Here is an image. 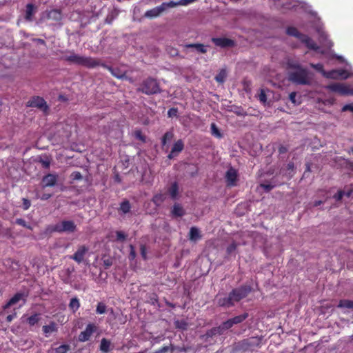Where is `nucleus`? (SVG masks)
<instances>
[{"mask_svg":"<svg viewBox=\"0 0 353 353\" xmlns=\"http://www.w3.org/2000/svg\"><path fill=\"white\" fill-rule=\"evenodd\" d=\"M287 64L292 69L288 72V80L290 81L297 85L311 84L313 74L307 70L302 68L296 61L289 59Z\"/></svg>","mask_w":353,"mask_h":353,"instance_id":"nucleus-1","label":"nucleus"},{"mask_svg":"<svg viewBox=\"0 0 353 353\" xmlns=\"http://www.w3.org/2000/svg\"><path fill=\"white\" fill-rule=\"evenodd\" d=\"M64 59L70 63L84 66L86 68H95L100 65V62L90 57L82 56L80 54L70 52V54L65 55Z\"/></svg>","mask_w":353,"mask_h":353,"instance_id":"nucleus-2","label":"nucleus"},{"mask_svg":"<svg viewBox=\"0 0 353 353\" xmlns=\"http://www.w3.org/2000/svg\"><path fill=\"white\" fill-rule=\"evenodd\" d=\"M310 66L320 72L325 77L334 79H345L352 75L351 73L345 70H333L330 72H325L323 66L321 63H311Z\"/></svg>","mask_w":353,"mask_h":353,"instance_id":"nucleus-3","label":"nucleus"},{"mask_svg":"<svg viewBox=\"0 0 353 353\" xmlns=\"http://www.w3.org/2000/svg\"><path fill=\"white\" fill-rule=\"evenodd\" d=\"M287 33L289 35L293 36L296 38H297L299 41H301L302 43H305V46L311 49L317 50H319V47L316 46V44L313 41L312 39L309 38L307 36L304 35L299 32V31L293 27L288 28L287 29Z\"/></svg>","mask_w":353,"mask_h":353,"instance_id":"nucleus-4","label":"nucleus"},{"mask_svg":"<svg viewBox=\"0 0 353 353\" xmlns=\"http://www.w3.org/2000/svg\"><path fill=\"white\" fill-rule=\"evenodd\" d=\"M77 226L72 221H62L54 225L53 231L57 232L72 233L75 232Z\"/></svg>","mask_w":353,"mask_h":353,"instance_id":"nucleus-5","label":"nucleus"},{"mask_svg":"<svg viewBox=\"0 0 353 353\" xmlns=\"http://www.w3.org/2000/svg\"><path fill=\"white\" fill-rule=\"evenodd\" d=\"M141 90L147 94H152L160 92V88L156 80L148 79L143 83Z\"/></svg>","mask_w":353,"mask_h":353,"instance_id":"nucleus-6","label":"nucleus"},{"mask_svg":"<svg viewBox=\"0 0 353 353\" xmlns=\"http://www.w3.org/2000/svg\"><path fill=\"white\" fill-rule=\"evenodd\" d=\"M332 92L339 93L341 95H352L353 89H351L345 83H334L326 87Z\"/></svg>","mask_w":353,"mask_h":353,"instance_id":"nucleus-7","label":"nucleus"},{"mask_svg":"<svg viewBox=\"0 0 353 353\" xmlns=\"http://www.w3.org/2000/svg\"><path fill=\"white\" fill-rule=\"evenodd\" d=\"M250 290V288L246 286L235 289L230 293V299H232L234 303L238 302L245 298Z\"/></svg>","mask_w":353,"mask_h":353,"instance_id":"nucleus-8","label":"nucleus"},{"mask_svg":"<svg viewBox=\"0 0 353 353\" xmlns=\"http://www.w3.org/2000/svg\"><path fill=\"white\" fill-rule=\"evenodd\" d=\"M27 106L37 108L44 112H46L48 109L45 100L39 97H34L30 99L27 103Z\"/></svg>","mask_w":353,"mask_h":353,"instance_id":"nucleus-9","label":"nucleus"},{"mask_svg":"<svg viewBox=\"0 0 353 353\" xmlns=\"http://www.w3.org/2000/svg\"><path fill=\"white\" fill-rule=\"evenodd\" d=\"M88 248L84 245H79L75 253L72 256H70V258L75 261L77 263H80L83 261V259L88 252Z\"/></svg>","mask_w":353,"mask_h":353,"instance_id":"nucleus-10","label":"nucleus"},{"mask_svg":"<svg viewBox=\"0 0 353 353\" xmlns=\"http://www.w3.org/2000/svg\"><path fill=\"white\" fill-rule=\"evenodd\" d=\"M225 179L228 185H236V183L238 179V172L236 170L233 168H230L226 172Z\"/></svg>","mask_w":353,"mask_h":353,"instance_id":"nucleus-11","label":"nucleus"},{"mask_svg":"<svg viewBox=\"0 0 353 353\" xmlns=\"http://www.w3.org/2000/svg\"><path fill=\"white\" fill-rule=\"evenodd\" d=\"M212 40L216 46L221 48L232 47L234 45V41L228 38H213Z\"/></svg>","mask_w":353,"mask_h":353,"instance_id":"nucleus-12","label":"nucleus"},{"mask_svg":"<svg viewBox=\"0 0 353 353\" xmlns=\"http://www.w3.org/2000/svg\"><path fill=\"white\" fill-rule=\"evenodd\" d=\"M94 331V326L92 324L88 325L85 330L80 333L79 340L81 342L88 341Z\"/></svg>","mask_w":353,"mask_h":353,"instance_id":"nucleus-13","label":"nucleus"},{"mask_svg":"<svg viewBox=\"0 0 353 353\" xmlns=\"http://www.w3.org/2000/svg\"><path fill=\"white\" fill-rule=\"evenodd\" d=\"M57 175L49 174L43 178V187H52L57 181Z\"/></svg>","mask_w":353,"mask_h":353,"instance_id":"nucleus-14","label":"nucleus"},{"mask_svg":"<svg viewBox=\"0 0 353 353\" xmlns=\"http://www.w3.org/2000/svg\"><path fill=\"white\" fill-rule=\"evenodd\" d=\"M184 147V144L181 140H178L173 145L170 153L168 154L169 159H172L181 152Z\"/></svg>","mask_w":353,"mask_h":353,"instance_id":"nucleus-15","label":"nucleus"},{"mask_svg":"<svg viewBox=\"0 0 353 353\" xmlns=\"http://www.w3.org/2000/svg\"><path fill=\"white\" fill-rule=\"evenodd\" d=\"M103 66L107 68L116 78L121 79L125 78V70L117 68H111L105 65H103Z\"/></svg>","mask_w":353,"mask_h":353,"instance_id":"nucleus-16","label":"nucleus"},{"mask_svg":"<svg viewBox=\"0 0 353 353\" xmlns=\"http://www.w3.org/2000/svg\"><path fill=\"white\" fill-rule=\"evenodd\" d=\"M162 12H163V10L162 9L161 6L155 7L151 10H148L145 13V17L148 18H154L159 17Z\"/></svg>","mask_w":353,"mask_h":353,"instance_id":"nucleus-17","label":"nucleus"},{"mask_svg":"<svg viewBox=\"0 0 353 353\" xmlns=\"http://www.w3.org/2000/svg\"><path fill=\"white\" fill-rule=\"evenodd\" d=\"M217 303L222 307H230L234 304L232 299H230V294L228 296L218 298Z\"/></svg>","mask_w":353,"mask_h":353,"instance_id":"nucleus-18","label":"nucleus"},{"mask_svg":"<svg viewBox=\"0 0 353 353\" xmlns=\"http://www.w3.org/2000/svg\"><path fill=\"white\" fill-rule=\"evenodd\" d=\"M24 301V296L23 294L18 293L15 294L8 302V303L4 306V309L8 308L11 305L17 304L20 301Z\"/></svg>","mask_w":353,"mask_h":353,"instance_id":"nucleus-19","label":"nucleus"},{"mask_svg":"<svg viewBox=\"0 0 353 353\" xmlns=\"http://www.w3.org/2000/svg\"><path fill=\"white\" fill-rule=\"evenodd\" d=\"M70 350V347L68 345H61L57 347H51L48 353H68Z\"/></svg>","mask_w":353,"mask_h":353,"instance_id":"nucleus-20","label":"nucleus"},{"mask_svg":"<svg viewBox=\"0 0 353 353\" xmlns=\"http://www.w3.org/2000/svg\"><path fill=\"white\" fill-rule=\"evenodd\" d=\"M189 238L190 240L194 242L199 240L201 238L199 230L195 227L191 228L189 233Z\"/></svg>","mask_w":353,"mask_h":353,"instance_id":"nucleus-21","label":"nucleus"},{"mask_svg":"<svg viewBox=\"0 0 353 353\" xmlns=\"http://www.w3.org/2000/svg\"><path fill=\"white\" fill-rule=\"evenodd\" d=\"M57 325L55 323L52 322L49 325L43 326V331L46 336L48 334L57 331Z\"/></svg>","mask_w":353,"mask_h":353,"instance_id":"nucleus-22","label":"nucleus"},{"mask_svg":"<svg viewBox=\"0 0 353 353\" xmlns=\"http://www.w3.org/2000/svg\"><path fill=\"white\" fill-rule=\"evenodd\" d=\"M172 214L175 216H182L184 214V210L183 207L178 203L174 205Z\"/></svg>","mask_w":353,"mask_h":353,"instance_id":"nucleus-23","label":"nucleus"},{"mask_svg":"<svg viewBox=\"0 0 353 353\" xmlns=\"http://www.w3.org/2000/svg\"><path fill=\"white\" fill-rule=\"evenodd\" d=\"M168 192L173 199H176L179 195V187L176 183L171 185L168 190Z\"/></svg>","mask_w":353,"mask_h":353,"instance_id":"nucleus-24","label":"nucleus"},{"mask_svg":"<svg viewBox=\"0 0 353 353\" xmlns=\"http://www.w3.org/2000/svg\"><path fill=\"white\" fill-rule=\"evenodd\" d=\"M110 341L103 338L101 341L100 350L101 351L107 353L110 351Z\"/></svg>","mask_w":353,"mask_h":353,"instance_id":"nucleus-25","label":"nucleus"},{"mask_svg":"<svg viewBox=\"0 0 353 353\" xmlns=\"http://www.w3.org/2000/svg\"><path fill=\"white\" fill-rule=\"evenodd\" d=\"M161 6L164 12L169 8H174V7H176V6H178L180 5H179V1H170V2H164V3H161Z\"/></svg>","mask_w":353,"mask_h":353,"instance_id":"nucleus-26","label":"nucleus"},{"mask_svg":"<svg viewBox=\"0 0 353 353\" xmlns=\"http://www.w3.org/2000/svg\"><path fill=\"white\" fill-rule=\"evenodd\" d=\"M185 47L194 48L196 50H197L198 52H200L201 53H205L207 51L206 48L203 45L199 44V43L189 44V45L185 46Z\"/></svg>","mask_w":353,"mask_h":353,"instance_id":"nucleus-27","label":"nucleus"},{"mask_svg":"<svg viewBox=\"0 0 353 353\" xmlns=\"http://www.w3.org/2000/svg\"><path fill=\"white\" fill-rule=\"evenodd\" d=\"M248 316V313H244L243 314H241L239 316H236L232 319H231L233 325L238 324L243 321Z\"/></svg>","mask_w":353,"mask_h":353,"instance_id":"nucleus-28","label":"nucleus"},{"mask_svg":"<svg viewBox=\"0 0 353 353\" xmlns=\"http://www.w3.org/2000/svg\"><path fill=\"white\" fill-rule=\"evenodd\" d=\"M339 307L353 308V301L341 300L339 303Z\"/></svg>","mask_w":353,"mask_h":353,"instance_id":"nucleus-29","label":"nucleus"},{"mask_svg":"<svg viewBox=\"0 0 353 353\" xmlns=\"http://www.w3.org/2000/svg\"><path fill=\"white\" fill-rule=\"evenodd\" d=\"M211 129V133L213 136L217 137V138H221L222 134L220 132L219 130L218 129L217 126L215 123H212L210 126Z\"/></svg>","mask_w":353,"mask_h":353,"instance_id":"nucleus-30","label":"nucleus"},{"mask_svg":"<svg viewBox=\"0 0 353 353\" xmlns=\"http://www.w3.org/2000/svg\"><path fill=\"white\" fill-rule=\"evenodd\" d=\"M165 197L163 194H157L153 197L152 201L157 205H160L163 202Z\"/></svg>","mask_w":353,"mask_h":353,"instance_id":"nucleus-31","label":"nucleus"},{"mask_svg":"<svg viewBox=\"0 0 353 353\" xmlns=\"http://www.w3.org/2000/svg\"><path fill=\"white\" fill-rule=\"evenodd\" d=\"M34 6L32 4H28L26 6V18L31 20L32 16L34 14Z\"/></svg>","mask_w":353,"mask_h":353,"instance_id":"nucleus-32","label":"nucleus"},{"mask_svg":"<svg viewBox=\"0 0 353 353\" xmlns=\"http://www.w3.org/2000/svg\"><path fill=\"white\" fill-rule=\"evenodd\" d=\"M120 210L124 214L129 212L130 210V203L127 201L122 202L120 205Z\"/></svg>","mask_w":353,"mask_h":353,"instance_id":"nucleus-33","label":"nucleus"},{"mask_svg":"<svg viewBox=\"0 0 353 353\" xmlns=\"http://www.w3.org/2000/svg\"><path fill=\"white\" fill-rule=\"evenodd\" d=\"M227 76L226 71L225 70H222L220 71V72L216 76L215 79L216 81L219 83L224 82L225 78Z\"/></svg>","mask_w":353,"mask_h":353,"instance_id":"nucleus-34","label":"nucleus"},{"mask_svg":"<svg viewBox=\"0 0 353 353\" xmlns=\"http://www.w3.org/2000/svg\"><path fill=\"white\" fill-rule=\"evenodd\" d=\"M39 314H35L28 318L27 321L30 325H34L39 321Z\"/></svg>","mask_w":353,"mask_h":353,"instance_id":"nucleus-35","label":"nucleus"},{"mask_svg":"<svg viewBox=\"0 0 353 353\" xmlns=\"http://www.w3.org/2000/svg\"><path fill=\"white\" fill-rule=\"evenodd\" d=\"M174 137V134H173V132H167L163 139H162V144L163 145H165L166 144L167 142H169L170 141L172 138Z\"/></svg>","mask_w":353,"mask_h":353,"instance_id":"nucleus-36","label":"nucleus"},{"mask_svg":"<svg viewBox=\"0 0 353 353\" xmlns=\"http://www.w3.org/2000/svg\"><path fill=\"white\" fill-rule=\"evenodd\" d=\"M69 305L72 310L76 311L80 306L79 301L77 298H73L71 299Z\"/></svg>","mask_w":353,"mask_h":353,"instance_id":"nucleus-37","label":"nucleus"},{"mask_svg":"<svg viewBox=\"0 0 353 353\" xmlns=\"http://www.w3.org/2000/svg\"><path fill=\"white\" fill-rule=\"evenodd\" d=\"M234 325H233V323L231 319H229L228 321L224 322L220 327H219V329L221 330H228L229 328H230L231 327H232Z\"/></svg>","mask_w":353,"mask_h":353,"instance_id":"nucleus-38","label":"nucleus"},{"mask_svg":"<svg viewBox=\"0 0 353 353\" xmlns=\"http://www.w3.org/2000/svg\"><path fill=\"white\" fill-rule=\"evenodd\" d=\"M296 92H292L289 95V98H290V100L291 101V102L294 104V105H299L300 103L299 101H297L296 100Z\"/></svg>","mask_w":353,"mask_h":353,"instance_id":"nucleus-39","label":"nucleus"},{"mask_svg":"<svg viewBox=\"0 0 353 353\" xmlns=\"http://www.w3.org/2000/svg\"><path fill=\"white\" fill-rule=\"evenodd\" d=\"M106 307L103 303H99L97 307V312L98 314H104L105 312Z\"/></svg>","mask_w":353,"mask_h":353,"instance_id":"nucleus-40","label":"nucleus"},{"mask_svg":"<svg viewBox=\"0 0 353 353\" xmlns=\"http://www.w3.org/2000/svg\"><path fill=\"white\" fill-rule=\"evenodd\" d=\"M196 1L197 0H180L179 5L182 6H188L189 4H191Z\"/></svg>","mask_w":353,"mask_h":353,"instance_id":"nucleus-41","label":"nucleus"},{"mask_svg":"<svg viewBox=\"0 0 353 353\" xmlns=\"http://www.w3.org/2000/svg\"><path fill=\"white\" fill-rule=\"evenodd\" d=\"M168 115L169 117H174L177 115V109L176 108H170L168 111Z\"/></svg>","mask_w":353,"mask_h":353,"instance_id":"nucleus-42","label":"nucleus"},{"mask_svg":"<svg viewBox=\"0 0 353 353\" xmlns=\"http://www.w3.org/2000/svg\"><path fill=\"white\" fill-rule=\"evenodd\" d=\"M130 259L131 260H133V259H134V258L136 256L135 249H134L133 245H130Z\"/></svg>","mask_w":353,"mask_h":353,"instance_id":"nucleus-43","label":"nucleus"},{"mask_svg":"<svg viewBox=\"0 0 353 353\" xmlns=\"http://www.w3.org/2000/svg\"><path fill=\"white\" fill-rule=\"evenodd\" d=\"M176 326L180 329H186L187 324L183 321H176L175 322Z\"/></svg>","mask_w":353,"mask_h":353,"instance_id":"nucleus-44","label":"nucleus"},{"mask_svg":"<svg viewBox=\"0 0 353 353\" xmlns=\"http://www.w3.org/2000/svg\"><path fill=\"white\" fill-rule=\"evenodd\" d=\"M116 234H117V239H118V240H120V241H123V240H125V234H124L123 232H121V231H117V232H116Z\"/></svg>","mask_w":353,"mask_h":353,"instance_id":"nucleus-45","label":"nucleus"},{"mask_svg":"<svg viewBox=\"0 0 353 353\" xmlns=\"http://www.w3.org/2000/svg\"><path fill=\"white\" fill-rule=\"evenodd\" d=\"M103 263L105 268H108L112 265V260L111 259H104Z\"/></svg>","mask_w":353,"mask_h":353,"instance_id":"nucleus-46","label":"nucleus"},{"mask_svg":"<svg viewBox=\"0 0 353 353\" xmlns=\"http://www.w3.org/2000/svg\"><path fill=\"white\" fill-rule=\"evenodd\" d=\"M170 349V347L169 346H164V347H161V349L155 351L153 353H165L168 351H169Z\"/></svg>","mask_w":353,"mask_h":353,"instance_id":"nucleus-47","label":"nucleus"},{"mask_svg":"<svg viewBox=\"0 0 353 353\" xmlns=\"http://www.w3.org/2000/svg\"><path fill=\"white\" fill-rule=\"evenodd\" d=\"M236 244L234 243H232L231 245H230L228 246L227 251L229 254H231L236 250Z\"/></svg>","mask_w":353,"mask_h":353,"instance_id":"nucleus-48","label":"nucleus"},{"mask_svg":"<svg viewBox=\"0 0 353 353\" xmlns=\"http://www.w3.org/2000/svg\"><path fill=\"white\" fill-rule=\"evenodd\" d=\"M135 137L137 139L144 141H145V137L142 134V133L140 131H136L134 132Z\"/></svg>","mask_w":353,"mask_h":353,"instance_id":"nucleus-49","label":"nucleus"},{"mask_svg":"<svg viewBox=\"0 0 353 353\" xmlns=\"http://www.w3.org/2000/svg\"><path fill=\"white\" fill-rule=\"evenodd\" d=\"M259 97L261 102L265 103L266 101V96L263 90H261Z\"/></svg>","mask_w":353,"mask_h":353,"instance_id":"nucleus-50","label":"nucleus"},{"mask_svg":"<svg viewBox=\"0 0 353 353\" xmlns=\"http://www.w3.org/2000/svg\"><path fill=\"white\" fill-rule=\"evenodd\" d=\"M261 188H263L265 191H270L273 188V185L270 184H261Z\"/></svg>","mask_w":353,"mask_h":353,"instance_id":"nucleus-51","label":"nucleus"},{"mask_svg":"<svg viewBox=\"0 0 353 353\" xmlns=\"http://www.w3.org/2000/svg\"><path fill=\"white\" fill-rule=\"evenodd\" d=\"M342 110L343 111L350 110V111L353 112V105L352 104L345 105L342 108Z\"/></svg>","mask_w":353,"mask_h":353,"instance_id":"nucleus-52","label":"nucleus"},{"mask_svg":"<svg viewBox=\"0 0 353 353\" xmlns=\"http://www.w3.org/2000/svg\"><path fill=\"white\" fill-rule=\"evenodd\" d=\"M343 194H344V192H343V191H339V192H337V194H336L334 195V198H335L336 200H340V199H341V198L343 197Z\"/></svg>","mask_w":353,"mask_h":353,"instance_id":"nucleus-53","label":"nucleus"},{"mask_svg":"<svg viewBox=\"0 0 353 353\" xmlns=\"http://www.w3.org/2000/svg\"><path fill=\"white\" fill-rule=\"evenodd\" d=\"M141 254L144 259L146 258V250L143 245H141Z\"/></svg>","mask_w":353,"mask_h":353,"instance_id":"nucleus-54","label":"nucleus"},{"mask_svg":"<svg viewBox=\"0 0 353 353\" xmlns=\"http://www.w3.org/2000/svg\"><path fill=\"white\" fill-rule=\"evenodd\" d=\"M24 209L27 210L30 206V203L27 199H23Z\"/></svg>","mask_w":353,"mask_h":353,"instance_id":"nucleus-55","label":"nucleus"},{"mask_svg":"<svg viewBox=\"0 0 353 353\" xmlns=\"http://www.w3.org/2000/svg\"><path fill=\"white\" fill-rule=\"evenodd\" d=\"M319 35H320L321 38H322L325 40L327 39V35L325 34V33L323 31L319 30Z\"/></svg>","mask_w":353,"mask_h":353,"instance_id":"nucleus-56","label":"nucleus"},{"mask_svg":"<svg viewBox=\"0 0 353 353\" xmlns=\"http://www.w3.org/2000/svg\"><path fill=\"white\" fill-rule=\"evenodd\" d=\"M17 223L19 225L26 226V221L23 219H17Z\"/></svg>","mask_w":353,"mask_h":353,"instance_id":"nucleus-57","label":"nucleus"},{"mask_svg":"<svg viewBox=\"0 0 353 353\" xmlns=\"http://www.w3.org/2000/svg\"><path fill=\"white\" fill-rule=\"evenodd\" d=\"M14 315H8V316H7V321H8V322H10V321H12V319H14Z\"/></svg>","mask_w":353,"mask_h":353,"instance_id":"nucleus-58","label":"nucleus"},{"mask_svg":"<svg viewBox=\"0 0 353 353\" xmlns=\"http://www.w3.org/2000/svg\"><path fill=\"white\" fill-rule=\"evenodd\" d=\"M325 46L327 47V48H330L332 46V43L331 41H327L326 43L324 44Z\"/></svg>","mask_w":353,"mask_h":353,"instance_id":"nucleus-59","label":"nucleus"},{"mask_svg":"<svg viewBox=\"0 0 353 353\" xmlns=\"http://www.w3.org/2000/svg\"><path fill=\"white\" fill-rule=\"evenodd\" d=\"M50 197V194H43L41 197L42 199L45 200V199H48V198Z\"/></svg>","mask_w":353,"mask_h":353,"instance_id":"nucleus-60","label":"nucleus"},{"mask_svg":"<svg viewBox=\"0 0 353 353\" xmlns=\"http://www.w3.org/2000/svg\"><path fill=\"white\" fill-rule=\"evenodd\" d=\"M74 178L75 179H81V174L79 172L75 173Z\"/></svg>","mask_w":353,"mask_h":353,"instance_id":"nucleus-61","label":"nucleus"},{"mask_svg":"<svg viewBox=\"0 0 353 353\" xmlns=\"http://www.w3.org/2000/svg\"><path fill=\"white\" fill-rule=\"evenodd\" d=\"M54 13L57 14V20L61 19V13L59 11H57V12L54 11Z\"/></svg>","mask_w":353,"mask_h":353,"instance_id":"nucleus-62","label":"nucleus"},{"mask_svg":"<svg viewBox=\"0 0 353 353\" xmlns=\"http://www.w3.org/2000/svg\"><path fill=\"white\" fill-rule=\"evenodd\" d=\"M43 164L46 168H48L50 165V163L48 161H43Z\"/></svg>","mask_w":353,"mask_h":353,"instance_id":"nucleus-63","label":"nucleus"},{"mask_svg":"<svg viewBox=\"0 0 353 353\" xmlns=\"http://www.w3.org/2000/svg\"><path fill=\"white\" fill-rule=\"evenodd\" d=\"M321 203V201H315V203H314V206H318V205H319Z\"/></svg>","mask_w":353,"mask_h":353,"instance_id":"nucleus-64","label":"nucleus"}]
</instances>
